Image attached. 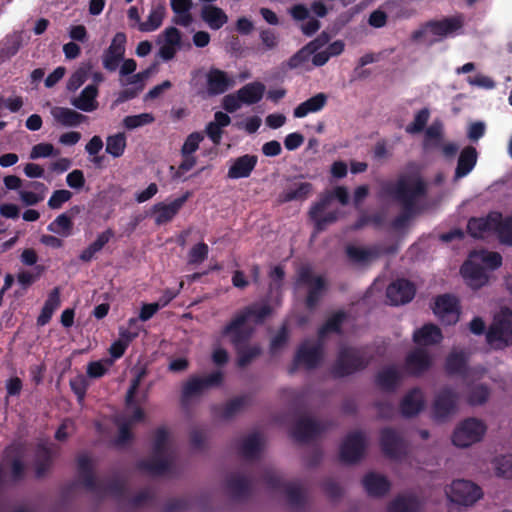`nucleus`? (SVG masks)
I'll return each mask as SVG.
<instances>
[{"instance_id":"2eb2a0df","label":"nucleus","mask_w":512,"mask_h":512,"mask_svg":"<svg viewBox=\"0 0 512 512\" xmlns=\"http://www.w3.org/2000/svg\"><path fill=\"white\" fill-rule=\"evenodd\" d=\"M433 312L448 325L458 322L460 316L459 300L451 294H442L435 298Z\"/></svg>"},{"instance_id":"69168bd1","label":"nucleus","mask_w":512,"mask_h":512,"mask_svg":"<svg viewBox=\"0 0 512 512\" xmlns=\"http://www.w3.org/2000/svg\"><path fill=\"white\" fill-rule=\"evenodd\" d=\"M154 121V116L150 113H141L138 115L126 116L123 120V124L127 129H135Z\"/></svg>"},{"instance_id":"f03ea898","label":"nucleus","mask_w":512,"mask_h":512,"mask_svg":"<svg viewBox=\"0 0 512 512\" xmlns=\"http://www.w3.org/2000/svg\"><path fill=\"white\" fill-rule=\"evenodd\" d=\"M273 314L268 302H253L237 311L223 327V333H233V342L250 341L255 326L262 325Z\"/></svg>"},{"instance_id":"5fc2aeb1","label":"nucleus","mask_w":512,"mask_h":512,"mask_svg":"<svg viewBox=\"0 0 512 512\" xmlns=\"http://www.w3.org/2000/svg\"><path fill=\"white\" fill-rule=\"evenodd\" d=\"M47 229L50 232L67 237L72 232L73 222L70 216L63 213L57 216L56 219L48 225Z\"/></svg>"},{"instance_id":"a19ab883","label":"nucleus","mask_w":512,"mask_h":512,"mask_svg":"<svg viewBox=\"0 0 512 512\" xmlns=\"http://www.w3.org/2000/svg\"><path fill=\"white\" fill-rule=\"evenodd\" d=\"M113 236L114 231L110 228L100 233L96 240L81 252L79 259L83 262H90L94 258L95 254L101 251Z\"/></svg>"},{"instance_id":"cd10ccee","label":"nucleus","mask_w":512,"mask_h":512,"mask_svg":"<svg viewBox=\"0 0 512 512\" xmlns=\"http://www.w3.org/2000/svg\"><path fill=\"white\" fill-rule=\"evenodd\" d=\"M363 487L367 494L373 497H382L386 495L391 487L389 480L382 475L370 472L362 480Z\"/></svg>"},{"instance_id":"f8f14e48","label":"nucleus","mask_w":512,"mask_h":512,"mask_svg":"<svg viewBox=\"0 0 512 512\" xmlns=\"http://www.w3.org/2000/svg\"><path fill=\"white\" fill-rule=\"evenodd\" d=\"M224 379L221 371H215L206 377H191L182 387V400L186 401L192 397L201 395L204 391L218 387Z\"/></svg>"},{"instance_id":"3c124183","label":"nucleus","mask_w":512,"mask_h":512,"mask_svg":"<svg viewBox=\"0 0 512 512\" xmlns=\"http://www.w3.org/2000/svg\"><path fill=\"white\" fill-rule=\"evenodd\" d=\"M443 138V126L440 122H433L426 130L424 135V147L426 149L440 148Z\"/></svg>"},{"instance_id":"a18cd8bd","label":"nucleus","mask_w":512,"mask_h":512,"mask_svg":"<svg viewBox=\"0 0 512 512\" xmlns=\"http://www.w3.org/2000/svg\"><path fill=\"white\" fill-rule=\"evenodd\" d=\"M261 450L260 436L252 433L245 437L240 444L239 454L245 459H256Z\"/></svg>"},{"instance_id":"5701e85b","label":"nucleus","mask_w":512,"mask_h":512,"mask_svg":"<svg viewBox=\"0 0 512 512\" xmlns=\"http://www.w3.org/2000/svg\"><path fill=\"white\" fill-rule=\"evenodd\" d=\"M163 43L159 48V56L164 61L172 60L177 51L181 49L182 34L179 29L174 26L167 27L162 32Z\"/></svg>"},{"instance_id":"4c0bfd02","label":"nucleus","mask_w":512,"mask_h":512,"mask_svg":"<svg viewBox=\"0 0 512 512\" xmlns=\"http://www.w3.org/2000/svg\"><path fill=\"white\" fill-rule=\"evenodd\" d=\"M461 27L462 21L456 17H448L442 20H434L426 23V28L436 36H446L457 31Z\"/></svg>"},{"instance_id":"2f4dec72","label":"nucleus","mask_w":512,"mask_h":512,"mask_svg":"<svg viewBox=\"0 0 512 512\" xmlns=\"http://www.w3.org/2000/svg\"><path fill=\"white\" fill-rule=\"evenodd\" d=\"M327 102L328 96L325 93H317L295 107L293 116L295 118H304L310 113H317L327 105Z\"/></svg>"},{"instance_id":"f3484780","label":"nucleus","mask_w":512,"mask_h":512,"mask_svg":"<svg viewBox=\"0 0 512 512\" xmlns=\"http://www.w3.org/2000/svg\"><path fill=\"white\" fill-rule=\"evenodd\" d=\"M433 364L429 352L421 347L414 348L405 357L404 368L407 374L414 377L422 376Z\"/></svg>"},{"instance_id":"bb28decb","label":"nucleus","mask_w":512,"mask_h":512,"mask_svg":"<svg viewBox=\"0 0 512 512\" xmlns=\"http://www.w3.org/2000/svg\"><path fill=\"white\" fill-rule=\"evenodd\" d=\"M78 474L82 485L91 492H100L101 486L93 473V465L90 457L86 454L77 458Z\"/></svg>"},{"instance_id":"de8ad7c7","label":"nucleus","mask_w":512,"mask_h":512,"mask_svg":"<svg viewBox=\"0 0 512 512\" xmlns=\"http://www.w3.org/2000/svg\"><path fill=\"white\" fill-rule=\"evenodd\" d=\"M466 367L467 360L463 352H453L447 356L445 370L448 375H464Z\"/></svg>"},{"instance_id":"20e7f679","label":"nucleus","mask_w":512,"mask_h":512,"mask_svg":"<svg viewBox=\"0 0 512 512\" xmlns=\"http://www.w3.org/2000/svg\"><path fill=\"white\" fill-rule=\"evenodd\" d=\"M323 357V341L317 338V341L311 345L309 340H305L298 346L288 373L294 374L300 366L306 370L316 369L321 364Z\"/></svg>"},{"instance_id":"e2e57ef3","label":"nucleus","mask_w":512,"mask_h":512,"mask_svg":"<svg viewBox=\"0 0 512 512\" xmlns=\"http://www.w3.org/2000/svg\"><path fill=\"white\" fill-rule=\"evenodd\" d=\"M489 395L490 391L486 385H475L469 391L468 403L473 406L482 405L488 400Z\"/></svg>"},{"instance_id":"680f3d73","label":"nucleus","mask_w":512,"mask_h":512,"mask_svg":"<svg viewBox=\"0 0 512 512\" xmlns=\"http://www.w3.org/2000/svg\"><path fill=\"white\" fill-rule=\"evenodd\" d=\"M257 162H234L229 168L228 177L231 179L246 178L250 176Z\"/></svg>"},{"instance_id":"473e14b6","label":"nucleus","mask_w":512,"mask_h":512,"mask_svg":"<svg viewBox=\"0 0 512 512\" xmlns=\"http://www.w3.org/2000/svg\"><path fill=\"white\" fill-rule=\"evenodd\" d=\"M171 461L165 456H155L149 459H143L137 462V468L151 475L161 476L166 474L171 468Z\"/></svg>"},{"instance_id":"b1692460","label":"nucleus","mask_w":512,"mask_h":512,"mask_svg":"<svg viewBox=\"0 0 512 512\" xmlns=\"http://www.w3.org/2000/svg\"><path fill=\"white\" fill-rule=\"evenodd\" d=\"M55 458L54 449L44 443H39L36 446L33 466L35 476L38 479L43 478L51 470Z\"/></svg>"},{"instance_id":"338daca9","label":"nucleus","mask_w":512,"mask_h":512,"mask_svg":"<svg viewBox=\"0 0 512 512\" xmlns=\"http://www.w3.org/2000/svg\"><path fill=\"white\" fill-rule=\"evenodd\" d=\"M289 331L286 324H283L277 334L271 339L270 352L275 354L277 351L282 349L288 342Z\"/></svg>"},{"instance_id":"72a5a7b5","label":"nucleus","mask_w":512,"mask_h":512,"mask_svg":"<svg viewBox=\"0 0 512 512\" xmlns=\"http://www.w3.org/2000/svg\"><path fill=\"white\" fill-rule=\"evenodd\" d=\"M225 484L233 499H244L250 495L251 483L243 475L231 474L226 478Z\"/></svg>"},{"instance_id":"4d7b16f0","label":"nucleus","mask_w":512,"mask_h":512,"mask_svg":"<svg viewBox=\"0 0 512 512\" xmlns=\"http://www.w3.org/2000/svg\"><path fill=\"white\" fill-rule=\"evenodd\" d=\"M92 69L90 64L80 66L68 79L67 90L70 92L76 91L88 79L89 73Z\"/></svg>"},{"instance_id":"1a4fd4ad","label":"nucleus","mask_w":512,"mask_h":512,"mask_svg":"<svg viewBox=\"0 0 512 512\" xmlns=\"http://www.w3.org/2000/svg\"><path fill=\"white\" fill-rule=\"evenodd\" d=\"M446 494L451 502L462 506H471L483 496L478 485L464 479L454 480Z\"/></svg>"},{"instance_id":"49530a36","label":"nucleus","mask_w":512,"mask_h":512,"mask_svg":"<svg viewBox=\"0 0 512 512\" xmlns=\"http://www.w3.org/2000/svg\"><path fill=\"white\" fill-rule=\"evenodd\" d=\"M164 17L165 7L163 5L160 4L153 7L147 17V20L139 23L138 29L141 32H153L162 25Z\"/></svg>"},{"instance_id":"aec40b11","label":"nucleus","mask_w":512,"mask_h":512,"mask_svg":"<svg viewBox=\"0 0 512 512\" xmlns=\"http://www.w3.org/2000/svg\"><path fill=\"white\" fill-rule=\"evenodd\" d=\"M416 293L415 286L407 279H397L386 290V297L391 305H401L410 302Z\"/></svg>"},{"instance_id":"6e6552de","label":"nucleus","mask_w":512,"mask_h":512,"mask_svg":"<svg viewBox=\"0 0 512 512\" xmlns=\"http://www.w3.org/2000/svg\"><path fill=\"white\" fill-rule=\"evenodd\" d=\"M460 395L451 387H443L435 395L432 416L436 421H445L458 410Z\"/></svg>"},{"instance_id":"864d4df0","label":"nucleus","mask_w":512,"mask_h":512,"mask_svg":"<svg viewBox=\"0 0 512 512\" xmlns=\"http://www.w3.org/2000/svg\"><path fill=\"white\" fill-rule=\"evenodd\" d=\"M250 401V396L242 395L229 400L220 409V417L223 419L232 418L237 412H239L245 405Z\"/></svg>"},{"instance_id":"052dcab7","label":"nucleus","mask_w":512,"mask_h":512,"mask_svg":"<svg viewBox=\"0 0 512 512\" xmlns=\"http://www.w3.org/2000/svg\"><path fill=\"white\" fill-rule=\"evenodd\" d=\"M35 270L36 272L23 270L17 274V282L19 283L23 291H26L40 278L41 274L44 271V267L38 265L35 267Z\"/></svg>"},{"instance_id":"393cba45","label":"nucleus","mask_w":512,"mask_h":512,"mask_svg":"<svg viewBox=\"0 0 512 512\" xmlns=\"http://www.w3.org/2000/svg\"><path fill=\"white\" fill-rule=\"evenodd\" d=\"M496 218H499L497 211H492L485 217H472L468 221L467 231L474 238H484L485 235L494 233Z\"/></svg>"},{"instance_id":"09e8293b","label":"nucleus","mask_w":512,"mask_h":512,"mask_svg":"<svg viewBox=\"0 0 512 512\" xmlns=\"http://www.w3.org/2000/svg\"><path fill=\"white\" fill-rule=\"evenodd\" d=\"M312 193V185L308 182L295 184V187L289 188L280 194L282 202H290L294 200L303 201Z\"/></svg>"},{"instance_id":"bf43d9fd","label":"nucleus","mask_w":512,"mask_h":512,"mask_svg":"<svg viewBox=\"0 0 512 512\" xmlns=\"http://www.w3.org/2000/svg\"><path fill=\"white\" fill-rule=\"evenodd\" d=\"M126 146V137L123 133L111 135L106 141V152L114 158L120 157Z\"/></svg>"},{"instance_id":"dca6fc26","label":"nucleus","mask_w":512,"mask_h":512,"mask_svg":"<svg viewBox=\"0 0 512 512\" xmlns=\"http://www.w3.org/2000/svg\"><path fill=\"white\" fill-rule=\"evenodd\" d=\"M333 196L331 194H322L319 200L312 205L309 211L311 220L315 223L317 231L324 230L329 224L337 221L339 211H330L323 215L324 210L331 204Z\"/></svg>"},{"instance_id":"0eeeda50","label":"nucleus","mask_w":512,"mask_h":512,"mask_svg":"<svg viewBox=\"0 0 512 512\" xmlns=\"http://www.w3.org/2000/svg\"><path fill=\"white\" fill-rule=\"evenodd\" d=\"M486 432V425L476 418L463 420L454 430L452 443L461 448L468 447L482 439Z\"/></svg>"},{"instance_id":"603ef678","label":"nucleus","mask_w":512,"mask_h":512,"mask_svg":"<svg viewBox=\"0 0 512 512\" xmlns=\"http://www.w3.org/2000/svg\"><path fill=\"white\" fill-rule=\"evenodd\" d=\"M21 46L20 38L16 35L6 36L0 42V63L9 60L17 54Z\"/></svg>"},{"instance_id":"c85d7f7f","label":"nucleus","mask_w":512,"mask_h":512,"mask_svg":"<svg viewBox=\"0 0 512 512\" xmlns=\"http://www.w3.org/2000/svg\"><path fill=\"white\" fill-rule=\"evenodd\" d=\"M443 339L441 329L432 323L424 324L413 333V341L419 346L439 344Z\"/></svg>"},{"instance_id":"6ab92c4d","label":"nucleus","mask_w":512,"mask_h":512,"mask_svg":"<svg viewBox=\"0 0 512 512\" xmlns=\"http://www.w3.org/2000/svg\"><path fill=\"white\" fill-rule=\"evenodd\" d=\"M235 84V79L221 69L212 67L206 74L207 92L210 96L224 94L233 88Z\"/></svg>"},{"instance_id":"a211bd4d","label":"nucleus","mask_w":512,"mask_h":512,"mask_svg":"<svg viewBox=\"0 0 512 512\" xmlns=\"http://www.w3.org/2000/svg\"><path fill=\"white\" fill-rule=\"evenodd\" d=\"M380 445L383 453L391 459H400L406 454L404 440L393 428L381 430Z\"/></svg>"},{"instance_id":"9b49d317","label":"nucleus","mask_w":512,"mask_h":512,"mask_svg":"<svg viewBox=\"0 0 512 512\" xmlns=\"http://www.w3.org/2000/svg\"><path fill=\"white\" fill-rule=\"evenodd\" d=\"M366 448L365 436L362 432L356 431L348 434L340 446L339 457L345 464H355L364 455Z\"/></svg>"},{"instance_id":"7ed1b4c3","label":"nucleus","mask_w":512,"mask_h":512,"mask_svg":"<svg viewBox=\"0 0 512 512\" xmlns=\"http://www.w3.org/2000/svg\"><path fill=\"white\" fill-rule=\"evenodd\" d=\"M372 357L364 347L342 345L330 367L334 379H341L365 370L371 363Z\"/></svg>"},{"instance_id":"c9c22d12","label":"nucleus","mask_w":512,"mask_h":512,"mask_svg":"<svg viewBox=\"0 0 512 512\" xmlns=\"http://www.w3.org/2000/svg\"><path fill=\"white\" fill-rule=\"evenodd\" d=\"M202 20L213 30H219L228 21L223 9L214 5H204L201 10Z\"/></svg>"},{"instance_id":"9d476101","label":"nucleus","mask_w":512,"mask_h":512,"mask_svg":"<svg viewBox=\"0 0 512 512\" xmlns=\"http://www.w3.org/2000/svg\"><path fill=\"white\" fill-rule=\"evenodd\" d=\"M263 480L270 489L283 491L290 506L296 508L304 506L305 495L296 483L284 482L281 476L273 471H266Z\"/></svg>"},{"instance_id":"774afa93","label":"nucleus","mask_w":512,"mask_h":512,"mask_svg":"<svg viewBox=\"0 0 512 512\" xmlns=\"http://www.w3.org/2000/svg\"><path fill=\"white\" fill-rule=\"evenodd\" d=\"M496 472L498 476L512 479V454L503 455L497 458Z\"/></svg>"},{"instance_id":"c756f323","label":"nucleus","mask_w":512,"mask_h":512,"mask_svg":"<svg viewBox=\"0 0 512 512\" xmlns=\"http://www.w3.org/2000/svg\"><path fill=\"white\" fill-rule=\"evenodd\" d=\"M424 408V397L419 388L411 389L400 403V411L404 417H414Z\"/></svg>"},{"instance_id":"7c9ffc66","label":"nucleus","mask_w":512,"mask_h":512,"mask_svg":"<svg viewBox=\"0 0 512 512\" xmlns=\"http://www.w3.org/2000/svg\"><path fill=\"white\" fill-rule=\"evenodd\" d=\"M99 94L98 87L94 84L87 85L78 97L71 100V104L84 112H92L99 106L97 96Z\"/></svg>"},{"instance_id":"6e6d98bb","label":"nucleus","mask_w":512,"mask_h":512,"mask_svg":"<svg viewBox=\"0 0 512 512\" xmlns=\"http://www.w3.org/2000/svg\"><path fill=\"white\" fill-rule=\"evenodd\" d=\"M430 118V110L428 108L420 109L414 116V120L405 127L408 134L415 135L424 131Z\"/></svg>"},{"instance_id":"13d9d810","label":"nucleus","mask_w":512,"mask_h":512,"mask_svg":"<svg viewBox=\"0 0 512 512\" xmlns=\"http://www.w3.org/2000/svg\"><path fill=\"white\" fill-rule=\"evenodd\" d=\"M169 432L165 427H158L154 432L152 453L155 456L166 455Z\"/></svg>"},{"instance_id":"8fccbe9b","label":"nucleus","mask_w":512,"mask_h":512,"mask_svg":"<svg viewBox=\"0 0 512 512\" xmlns=\"http://www.w3.org/2000/svg\"><path fill=\"white\" fill-rule=\"evenodd\" d=\"M494 234L497 235L501 243L512 246V215L503 218L499 212V218H496Z\"/></svg>"},{"instance_id":"ddd939ff","label":"nucleus","mask_w":512,"mask_h":512,"mask_svg":"<svg viewBox=\"0 0 512 512\" xmlns=\"http://www.w3.org/2000/svg\"><path fill=\"white\" fill-rule=\"evenodd\" d=\"M127 36L117 32L107 49L102 54V66L108 72H114L123 61L126 51Z\"/></svg>"},{"instance_id":"0e129e2a","label":"nucleus","mask_w":512,"mask_h":512,"mask_svg":"<svg viewBox=\"0 0 512 512\" xmlns=\"http://www.w3.org/2000/svg\"><path fill=\"white\" fill-rule=\"evenodd\" d=\"M209 253V247L204 242H199L194 245L188 253V263L190 265H197L202 263Z\"/></svg>"},{"instance_id":"a878e982","label":"nucleus","mask_w":512,"mask_h":512,"mask_svg":"<svg viewBox=\"0 0 512 512\" xmlns=\"http://www.w3.org/2000/svg\"><path fill=\"white\" fill-rule=\"evenodd\" d=\"M460 271L467 284L473 289H479L488 282L485 268L473 261H465Z\"/></svg>"},{"instance_id":"c03bdc74","label":"nucleus","mask_w":512,"mask_h":512,"mask_svg":"<svg viewBox=\"0 0 512 512\" xmlns=\"http://www.w3.org/2000/svg\"><path fill=\"white\" fill-rule=\"evenodd\" d=\"M101 486L100 492H94L97 497L104 498L106 495H111L117 500H122L126 494V484L119 477H113L106 484L99 482Z\"/></svg>"},{"instance_id":"58836bf2","label":"nucleus","mask_w":512,"mask_h":512,"mask_svg":"<svg viewBox=\"0 0 512 512\" xmlns=\"http://www.w3.org/2000/svg\"><path fill=\"white\" fill-rule=\"evenodd\" d=\"M347 318L346 312L339 310L333 313L325 323L318 329L317 337L321 341H325L326 336L329 333L341 334L342 325Z\"/></svg>"},{"instance_id":"e433bc0d","label":"nucleus","mask_w":512,"mask_h":512,"mask_svg":"<svg viewBox=\"0 0 512 512\" xmlns=\"http://www.w3.org/2000/svg\"><path fill=\"white\" fill-rule=\"evenodd\" d=\"M265 89L262 82L254 81L244 85L237 92L244 105H254L262 100Z\"/></svg>"},{"instance_id":"f704fd0d","label":"nucleus","mask_w":512,"mask_h":512,"mask_svg":"<svg viewBox=\"0 0 512 512\" xmlns=\"http://www.w3.org/2000/svg\"><path fill=\"white\" fill-rule=\"evenodd\" d=\"M400 381L401 375L393 365L383 368L375 376L376 385L386 392H394Z\"/></svg>"},{"instance_id":"39448f33","label":"nucleus","mask_w":512,"mask_h":512,"mask_svg":"<svg viewBox=\"0 0 512 512\" xmlns=\"http://www.w3.org/2000/svg\"><path fill=\"white\" fill-rule=\"evenodd\" d=\"M487 342L495 348H505L512 344V311L509 308L497 314L488 331Z\"/></svg>"},{"instance_id":"ea45409f","label":"nucleus","mask_w":512,"mask_h":512,"mask_svg":"<svg viewBox=\"0 0 512 512\" xmlns=\"http://www.w3.org/2000/svg\"><path fill=\"white\" fill-rule=\"evenodd\" d=\"M55 120L66 127H76L83 123L87 117L73 109L56 107L52 111Z\"/></svg>"},{"instance_id":"412c9836","label":"nucleus","mask_w":512,"mask_h":512,"mask_svg":"<svg viewBox=\"0 0 512 512\" xmlns=\"http://www.w3.org/2000/svg\"><path fill=\"white\" fill-rule=\"evenodd\" d=\"M325 430L324 425L309 417L299 419L293 429L291 436L298 442L307 443L319 436Z\"/></svg>"},{"instance_id":"f257e3e1","label":"nucleus","mask_w":512,"mask_h":512,"mask_svg":"<svg viewBox=\"0 0 512 512\" xmlns=\"http://www.w3.org/2000/svg\"><path fill=\"white\" fill-rule=\"evenodd\" d=\"M382 191L402 206V212L392 221L393 228L401 229L414 214L417 200L426 195L427 187L419 175L405 174L396 182L385 183Z\"/></svg>"},{"instance_id":"423d86ee","label":"nucleus","mask_w":512,"mask_h":512,"mask_svg":"<svg viewBox=\"0 0 512 512\" xmlns=\"http://www.w3.org/2000/svg\"><path fill=\"white\" fill-rule=\"evenodd\" d=\"M296 283L308 287L305 306L309 310L315 309L326 289L325 279L314 275L312 268L306 265L299 268Z\"/></svg>"},{"instance_id":"4be33fe9","label":"nucleus","mask_w":512,"mask_h":512,"mask_svg":"<svg viewBox=\"0 0 512 512\" xmlns=\"http://www.w3.org/2000/svg\"><path fill=\"white\" fill-rule=\"evenodd\" d=\"M221 336L227 337L234 347L237 354V366L239 368H245L250 365L257 357L262 354V349L258 344L248 346L249 341L233 342V333H223L221 330Z\"/></svg>"},{"instance_id":"4468645a","label":"nucleus","mask_w":512,"mask_h":512,"mask_svg":"<svg viewBox=\"0 0 512 512\" xmlns=\"http://www.w3.org/2000/svg\"><path fill=\"white\" fill-rule=\"evenodd\" d=\"M191 197V192L186 191L182 196L170 203L158 202L151 208V215L156 225L161 226L171 222L180 212L184 204Z\"/></svg>"},{"instance_id":"79ce46f5","label":"nucleus","mask_w":512,"mask_h":512,"mask_svg":"<svg viewBox=\"0 0 512 512\" xmlns=\"http://www.w3.org/2000/svg\"><path fill=\"white\" fill-rule=\"evenodd\" d=\"M388 512H419L420 502L414 495L397 496L387 507Z\"/></svg>"},{"instance_id":"37998d69","label":"nucleus","mask_w":512,"mask_h":512,"mask_svg":"<svg viewBox=\"0 0 512 512\" xmlns=\"http://www.w3.org/2000/svg\"><path fill=\"white\" fill-rule=\"evenodd\" d=\"M345 251L348 259L355 264H366L380 255L377 248L366 249L355 245H348Z\"/></svg>"}]
</instances>
